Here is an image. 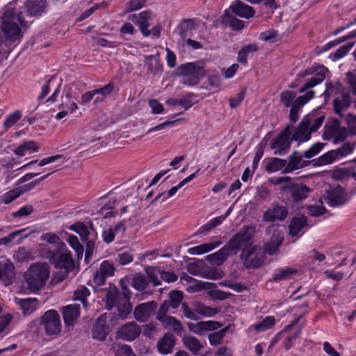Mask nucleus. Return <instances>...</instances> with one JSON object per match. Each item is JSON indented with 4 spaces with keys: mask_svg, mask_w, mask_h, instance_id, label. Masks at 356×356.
<instances>
[{
    "mask_svg": "<svg viewBox=\"0 0 356 356\" xmlns=\"http://www.w3.org/2000/svg\"><path fill=\"white\" fill-rule=\"evenodd\" d=\"M275 323L274 316H268L266 317L261 323L254 325V329L257 332H262L272 328Z\"/></svg>",
    "mask_w": 356,
    "mask_h": 356,
    "instance_id": "43",
    "label": "nucleus"
},
{
    "mask_svg": "<svg viewBox=\"0 0 356 356\" xmlns=\"http://www.w3.org/2000/svg\"><path fill=\"white\" fill-rule=\"evenodd\" d=\"M339 160L335 149L329 151L318 158V162L321 165H328Z\"/></svg>",
    "mask_w": 356,
    "mask_h": 356,
    "instance_id": "48",
    "label": "nucleus"
},
{
    "mask_svg": "<svg viewBox=\"0 0 356 356\" xmlns=\"http://www.w3.org/2000/svg\"><path fill=\"white\" fill-rule=\"evenodd\" d=\"M349 134V131L345 127H340L338 121H335L332 125L326 129L323 138L325 139L333 138L334 144L343 141Z\"/></svg>",
    "mask_w": 356,
    "mask_h": 356,
    "instance_id": "12",
    "label": "nucleus"
},
{
    "mask_svg": "<svg viewBox=\"0 0 356 356\" xmlns=\"http://www.w3.org/2000/svg\"><path fill=\"white\" fill-rule=\"evenodd\" d=\"M308 213L312 216H318L323 213L325 208L323 205V202L319 201L314 204L309 205L307 207Z\"/></svg>",
    "mask_w": 356,
    "mask_h": 356,
    "instance_id": "62",
    "label": "nucleus"
},
{
    "mask_svg": "<svg viewBox=\"0 0 356 356\" xmlns=\"http://www.w3.org/2000/svg\"><path fill=\"white\" fill-rule=\"evenodd\" d=\"M35 231L31 227H26L17 231H15L8 236L3 237L0 239V245H8L15 241V238L20 236L19 238L16 241V244L21 243L25 238H26L31 234Z\"/></svg>",
    "mask_w": 356,
    "mask_h": 356,
    "instance_id": "18",
    "label": "nucleus"
},
{
    "mask_svg": "<svg viewBox=\"0 0 356 356\" xmlns=\"http://www.w3.org/2000/svg\"><path fill=\"white\" fill-rule=\"evenodd\" d=\"M327 72L328 70L325 66L315 64L305 69L299 74L301 77L313 76L308 79L300 88L299 92L305 94L298 97L292 107H291L289 118L291 122H296L298 121L299 112L302 107L315 96V92L312 88L323 81Z\"/></svg>",
    "mask_w": 356,
    "mask_h": 356,
    "instance_id": "1",
    "label": "nucleus"
},
{
    "mask_svg": "<svg viewBox=\"0 0 356 356\" xmlns=\"http://www.w3.org/2000/svg\"><path fill=\"white\" fill-rule=\"evenodd\" d=\"M354 43L347 44L341 46L333 54H331L330 57L333 61L337 60L343 58L353 47Z\"/></svg>",
    "mask_w": 356,
    "mask_h": 356,
    "instance_id": "50",
    "label": "nucleus"
},
{
    "mask_svg": "<svg viewBox=\"0 0 356 356\" xmlns=\"http://www.w3.org/2000/svg\"><path fill=\"white\" fill-rule=\"evenodd\" d=\"M229 252L225 247L218 252L207 256V259L211 262H214L216 265L222 264L227 258Z\"/></svg>",
    "mask_w": 356,
    "mask_h": 356,
    "instance_id": "40",
    "label": "nucleus"
},
{
    "mask_svg": "<svg viewBox=\"0 0 356 356\" xmlns=\"http://www.w3.org/2000/svg\"><path fill=\"white\" fill-rule=\"evenodd\" d=\"M78 108V105L72 95L70 93H66L62 97V102L58 106V109L60 111L56 114V118L61 120L68 115L74 113Z\"/></svg>",
    "mask_w": 356,
    "mask_h": 356,
    "instance_id": "13",
    "label": "nucleus"
},
{
    "mask_svg": "<svg viewBox=\"0 0 356 356\" xmlns=\"http://www.w3.org/2000/svg\"><path fill=\"white\" fill-rule=\"evenodd\" d=\"M122 297L116 289H111L108 291L106 298L103 300L105 302L106 307L110 310L118 305V300Z\"/></svg>",
    "mask_w": 356,
    "mask_h": 356,
    "instance_id": "34",
    "label": "nucleus"
},
{
    "mask_svg": "<svg viewBox=\"0 0 356 356\" xmlns=\"http://www.w3.org/2000/svg\"><path fill=\"white\" fill-rule=\"evenodd\" d=\"M222 244V241L219 239L213 240L209 243L200 244L188 248V253L191 255H200L207 253Z\"/></svg>",
    "mask_w": 356,
    "mask_h": 356,
    "instance_id": "25",
    "label": "nucleus"
},
{
    "mask_svg": "<svg viewBox=\"0 0 356 356\" xmlns=\"http://www.w3.org/2000/svg\"><path fill=\"white\" fill-rule=\"evenodd\" d=\"M224 220L225 217H222V216L211 219L207 223L201 227V232L202 233L209 232L211 229L220 225L224 221Z\"/></svg>",
    "mask_w": 356,
    "mask_h": 356,
    "instance_id": "54",
    "label": "nucleus"
},
{
    "mask_svg": "<svg viewBox=\"0 0 356 356\" xmlns=\"http://www.w3.org/2000/svg\"><path fill=\"white\" fill-rule=\"evenodd\" d=\"M297 273V270L291 267H282L275 270L273 279L275 281L285 280L290 279L293 275Z\"/></svg>",
    "mask_w": 356,
    "mask_h": 356,
    "instance_id": "33",
    "label": "nucleus"
},
{
    "mask_svg": "<svg viewBox=\"0 0 356 356\" xmlns=\"http://www.w3.org/2000/svg\"><path fill=\"white\" fill-rule=\"evenodd\" d=\"M226 332V330H220L218 332L211 333L209 335V340L211 345L216 346L221 343L225 334Z\"/></svg>",
    "mask_w": 356,
    "mask_h": 356,
    "instance_id": "63",
    "label": "nucleus"
},
{
    "mask_svg": "<svg viewBox=\"0 0 356 356\" xmlns=\"http://www.w3.org/2000/svg\"><path fill=\"white\" fill-rule=\"evenodd\" d=\"M22 118V113L19 111H16L9 114L6 118L3 123V126L6 129H8L13 126L17 122H18Z\"/></svg>",
    "mask_w": 356,
    "mask_h": 356,
    "instance_id": "57",
    "label": "nucleus"
},
{
    "mask_svg": "<svg viewBox=\"0 0 356 356\" xmlns=\"http://www.w3.org/2000/svg\"><path fill=\"white\" fill-rule=\"evenodd\" d=\"M222 22L223 24H229V25L236 30H239L243 28L244 22L233 16H232L227 10L225 11L222 16Z\"/></svg>",
    "mask_w": 356,
    "mask_h": 356,
    "instance_id": "38",
    "label": "nucleus"
},
{
    "mask_svg": "<svg viewBox=\"0 0 356 356\" xmlns=\"http://www.w3.org/2000/svg\"><path fill=\"white\" fill-rule=\"evenodd\" d=\"M307 219L305 216L293 218L289 225V233L291 236L298 235L306 226Z\"/></svg>",
    "mask_w": 356,
    "mask_h": 356,
    "instance_id": "36",
    "label": "nucleus"
},
{
    "mask_svg": "<svg viewBox=\"0 0 356 356\" xmlns=\"http://www.w3.org/2000/svg\"><path fill=\"white\" fill-rule=\"evenodd\" d=\"M62 159H63V156L60 154H57V155L49 156L47 158H44L43 159L40 160V161H38L37 160L31 161L29 163L22 166L20 169H26L29 166L36 164V163H38V166L42 167L47 164H50V163L56 162L59 160H62Z\"/></svg>",
    "mask_w": 356,
    "mask_h": 356,
    "instance_id": "39",
    "label": "nucleus"
},
{
    "mask_svg": "<svg viewBox=\"0 0 356 356\" xmlns=\"http://www.w3.org/2000/svg\"><path fill=\"white\" fill-rule=\"evenodd\" d=\"M159 321L167 329H171L177 333H181L183 327L179 321L173 316H167L164 318L159 316Z\"/></svg>",
    "mask_w": 356,
    "mask_h": 356,
    "instance_id": "32",
    "label": "nucleus"
},
{
    "mask_svg": "<svg viewBox=\"0 0 356 356\" xmlns=\"http://www.w3.org/2000/svg\"><path fill=\"white\" fill-rule=\"evenodd\" d=\"M284 164L285 162L284 160L274 158L268 163L266 168L268 172H275L282 170Z\"/></svg>",
    "mask_w": 356,
    "mask_h": 356,
    "instance_id": "49",
    "label": "nucleus"
},
{
    "mask_svg": "<svg viewBox=\"0 0 356 356\" xmlns=\"http://www.w3.org/2000/svg\"><path fill=\"white\" fill-rule=\"evenodd\" d=\"M15 267L13 264L9 260H3L0 261V281L5 286H8L13 283L15 278Z\"/></svg>",
    "mask_w": 356,
    "mask_h": 356,
    "instance_id": "16",
    "label": "nucleus"
},
{
    "mask_svg": "<svg viewBox=\"0 0 356 356\" xmlns=\"http://www.w3.org/2000/svg\"><path fill=\"white\" fill-rule=\"evenodd\" d=\"M152 13L149 10H144L138 14H131L128 16V19L139 26L140 30L144 36L150 35L149 21L152 19Z\"/></svg>",
    "mask_w": 356,
    "mask_h": 356,
    "instance_id": "11",
    "label": "nucleus"
},
{
    "mask_svg": "<svg viewBox=\"0 0 356 356\" xmlns=\"http://www.w3.org/2000/svg\"><path fill=\"white\" fill-rule=\"evenodd\" d=\"M70 229L79 234L82 239L87 238L88 235V230L87 227L82 222H78L72 225Z\"/></svg>",
    "mask_w": 356,
    "mask_h": 356,
    "instance_id": "55",
    "label": "nucleus"
},
{
    "mask_svg": "<svg viewBox=\"0 0 356 356\" xmlns=\"http://www.w3.org/2000/svg\"><path fill=\"white\" fill-rule=\"evenodd\" d=\"M47 7L45 0H28L24 7L28 16H38L44 13Z\"/></svg>",
    "mask_w": 356,
    "mask_h": 356,
    "instance_id": "21",
    "label": "nucleus"
},
{
    "mask_svg": "<svg viewBox=\"0 0 356 356\" xmlns=\"http://www.w3.org/2000/svg\"><path fill=\"white\" fill-rule=\"evenodd\" d=\"M177 70L178 74L183 76L182 83L188 86L197 84L200 79L205 74V71L202 66L196 63L183 64Z\"/></svg>",
    "mask_w": 356,
    "mask_h": 356,
    "instance_id": "7",
    "label": "nucleus"
},
{
    "mask_svg": "<svg viewBox=\"0 0 356 356\" xmlns=\"http://www.w3.org/2000/svg\"><path fill=\"white\" fill-rule=\"evenodd\" d=\"M325 116L320 113H312L308 115L301 121L295 129L291 140L300 143L308 141L311 138V134L317 131L322 125Z\"/></svg>",
    "mask_w": 356,
    "mask_h": 356,
    "instance_id": "5",
    "label": "nucleus"
},
{
    "mask_svg": "<svg viewBox=\"0 0 356 356\" xmlns=\"http://www.w3.org/2000/svg\"><path fill=\"white\" fill-rule=\"evenodd\" d=\"M38 145L33 140L26 141L17 147L14 153L19 156H24L26 154H31L32 152H37L38 151Z\"/></svg>",
    "mask_w": 356,
    "mask_h": 356,
    "instance_id": "31",
    "label": "nucleus"
},
{
    "mask_svg": "<svg viewBox=\"0 0 356 356\" xmlns=\"http://www.w3.org/2000/svg\"><path fill=\"white\" fill-rule=\"evenodd\" d=\"M90 295L89 290L86 286H81L78 288L74 293V299L75 300H80L86 307V298Z\"/></svg>",
    "mask_w": 356,
    "mask_h": 356,
    "instance_id": "51",
    "label": "nucleus"
},
{
    "mask_svg": "<svg viewBox=\"0 0 356 356\" xmlns=\"http://www.w3.org/2000/svg\"><path fill=\"white\" fill-rule=\"evenodd\" d=\"M62 313L66 325H72L80 314V306L77 304L69 305L63 308Z\"/></svg>",
    "mask_w": 356,
    "mask_h": 356,
    "instance_id": "24",
    "label": "nucleus"
},
{
    "mask_svg": "<svg viewBox=\"0 0 356 356\" xmlns=\"http://www.w3.org/2000/svg\"><path fill=\"white\" fill-rule=\"evenodd\" d=\"M38 250L42 258L49 259L51 262L58 252L52 249L49 245L44 243L38 245Z\"/></svg>",
    "mask_w": 356,
    "mask_h": 356,
    "instance_id": "42",
    "label": "nucleus"
},
{
    "mask_svg": "<svg viewBox=\"0 0 356 356\" xmlns=\"http://www.w3.org/2000/svg\"><path fill=\"white\" fill-rule=\"evenodd\" d=\"M350 199V196L340 186H333L327 191L326 200L331 207L342 206L348 202Z\"/></svg>",
    "mask_w": 356,
    "mask_h": 356,
    "instance_id": "10",
    "label": "nucleus"
},
{
    "mask_svg": "<svg viewBox=\"0 0 356 356\" xmlns=\"http://www.w3.org/2000/svg\"><path fill=\"white\" fill-rule=\"evenodd\" d=\"M118 259L121 265H127L134 259V255L131 250H125L118 253Z\"/></svg>",
    "mask_w": 356,
    "mask_h": 356,
    "instance_id": "64",
    "label": "nucleus"
},
{
    "mask_svg": "<svg viewBox=\"0 0 356 356\" xmlns=\"http://www.w3.org/2000/svg\"><path fill=\"white\" fill-rule=\"evenodd\" d=\"M99 270L106 277H108L114 275L115 268L112 263L105 260L101 263Z\"/></svg>",
    "mask_w": 356,
    "mask_h": 356,
    "instance_id": "58",
    "label": "nucleus"
},
{
    "mask_svg": "<svg viewBox=\"0 0 356 356\" xmlns=\"http://www.w3.org/2000/svg\"><path fill=\"white\" fill-rule=\"evenodd\" d=\"M184 346L193 354H197L203 347L201 341L192 336H185L183 338Z\"/></svg>",
    "mask_w": 356,
    "mask_h": 356,
    "instance_id": "35",
    "label": "nucleus"
},
{
    "mask_svg": "<svg viewBox=\"0 0 356 356\" xmlns=\"http://www.w3.org/2000/svg\"><path fill=\"white\" fill-rule=\"evenodd\" d=\"M286 209L283 206H275L268 209L264 214L265 221H273L276 220H284L287 216Z\"/></svg>",
    "mask_w": 356,
    "mask_h": 356,
    "instance_id": "28",
    "label": "nucleus"
},
{
    "mask_svg": "<svg viewBox=\"0 0 356 356\" xmlns=\"http://www.w3.org/2000/svg\"><path fill=\"white\" fill-rule=\"evenodd\" d=\"M266 232L270 236V238L265 244L264 250L266 252L273 254L277 252L283 241V228L272 225L267 228Z\"/></svg>",
    "mask_w": 356,
    "mask_h": 356,
    "instance_id": "8",
    "label": "nucleus"
},
{
    "mask_svg": "<svg viewBox=\"0 0 356 356\" xmlns=\"http://www.w3.org/2000/svg\"><path fill=\"white\" fill-rule=\"evenodd\" d=\"M187 326L190 331L201 335L207 331L216 330L220 327V323L213 321H201L196 323H188Z\"/></svg>",
    "mask_w": 356,
    "mask_h": 356,
    "instance_id": "17",
    "label": "nucleus"
},
{
    "mask_svg": "<svg viewBox=\"0 0 356 356\" xmlns=\"http://www.w3.org/2000/svg\"><path fill=\"white\" fill-rule=\"evenodd\" d=\"M356 147L354 143H346L341 147L335 149L339 159H341L353 152Z\"/></svg>",
    "mask_w": 356,
    "mask_h": 356,
    "instance_id": "45",
    "label": "nucleus"
},
{
    "mask_svg": "<svg viewBox=\"0 0 356 356\" xmlns=\"http://www.w3.org/2000/svg\"><path fill=\"white\" fill-rule=\"evenodd\" d=\"M52 263L59 270L58 273L54 275L53 279L56 282H60L65 280L68 276L69 273L72 271L75 267L72 254L67 250H64L61 252H57Z\"/></svg>",
    "mask_w": 356,
    "mask_h": 356,
    "instance_id": "6",
    "label": "nucleus"
},
{
    "mask_svg": "<svg viewBox=\"0 0 356 356\" xmlns=\"http://www.w3.org/2000/svg\"><path fill=\"white\" fill-rule=\"evenodd\" d=\"M169 297L170 300L169 302H168V304L172 308L176 309L179 306L180 303L182 301L183 293L179 291H173L170 292Z\"/></svg>",
    "mask_w": 356,
    "mask_h": 356,
    "instance_id": "53",
    "label": "nucleus"
},
{
    "mask_svg": "<svg viewBox=\"0 0 356 356\" xmlns=\"http://www.w3.org/2000/svg\"><path fill=\"white\" fill-rule=\"evenodd\" d=\"M257 50V47L255 44H251L243 47L238 53V61L241 63L246 64L248 54Z\"/></svg>",
    "mask_w": 356,
    "mask_h": 356,
    "instance_id": "44",
    "label": "nucleus"
},
{
    "mask_svg": "<svg viewBox=\"0 0 356 356\" xmlns=\"http://www.w3.org/2000/svg\"><path fill=\"white\" fill-rule=\"evenodd\" d=\"M67 242L70 246L75 250L78 258H81L83 253V247L79 243L78 238L72 234L67 237Z\"/></svg>",
    "mask_w": 356,
    "mask_h": 356,
    "instance_id": "46",
    "label": "nucleus"
},
{
    "mask_svg": "<svg viewBox=\"0 0 356 356\" xmlns=\"http://www.w3.org/2000/svg\"><path fill=\"white\" fill-rule=\"evenodd\" d=\"M115 207V200H110L109 202L105 204L100 209V213L104 218H108L114 216L113 209Z\"/></svg>",
    "mask_w": 356,
    "mask_h": 356,
    "instance_id": "59",
    "label": "nucleus"
},
{
    "mask_svg": "<svg viewBox=\"0 0 356 356\" xmlns=\"http://www.w3.org/2000/svg\"><path fill=\"white\" fill-rule=\"evenodd\" d=\"M296 92L293 90H286L280 93V102L286 107H292L296 99Z\"/></svg>",
    "mask_w": 356,
    "mask_h": 356,
    "instance_id": "41",
    "label": "nucleus"
},
{
    "mask_svg": "<svg viewBox=\"0 0 356 356\" xmlns=\"http://www.w3.org/2000/svg\"><path fill=\"white\" fill-rule=\"evenodd\" d=\"M23 13L10 4L0 15V44L21 40L22 27L26 26Z\"/></svg>",
    "mask_w": 356,
    "mask_h": 356,
    "instance_id": "3",
    "label": "nucleus"
},
{
    "mask_svg": "<svg viewBox=\"0 0 356 356\" xmlns=\"http://www.w3.org/2000/svg\"><path fill=\"white\" fill-rule=\"evenodd\" d=\"M324 143H316L312 145L309 149L304 152L306 159H311L317 155L323 148Z\"/></svg>",
    "mask_w": 356,
    "mask_h": 356,
    "instance_id": "61",
    "label": "nucleus"
},
{
    "mask_svg": "<svg viewBox=\"0 0 356 356\" xmlns=\"http://www.w3.org/2000/svg\"><path fill=\"white\" fill-rule=\"evenodd\" d=\"M229 9L236 15L245 19H250L252 17L255 13L252 7L245 4L240 0L233 1L229 6Z\"/></svg>",
    "mask_w": 356,
    "mask_h": 356,
    "instance_id": "19",
    "label": "nucleus"
},
{
    "mask_svg": "<svg viewBox=\"0 0 356 356\" xmlns=\"http://www.w3.org/2000/svg\"><path fill=\"white\" fill-rule=\"evenodd\" d=\"M290 144V130L288 127L277 138L273 140L271 147L275 149V154H282L289 149Z\"/></svg>",
    "mask_w": 356,
    "mask_h": 356,
    "instance_id": "15",
    "label": "nucleus"
},
{
    "mask_svg": "<svg viewBox=\"0 0 356 356\" xmlns=\"http://www.w3.org/2000/svg\"><path fill=\"white\" fill-rule=\"evenodd\" d=\"M108 333V327L106 326V317L102 315L97 318L92 328V337L95 339L103 341L106 339Z\"/></svg>",
    "mask_w": 356,
    "mask_h": 356,
    "instance_id": "23",
    "label": "nucleus"
},
{
    "mask_svg": "<svg viewBox=\"0 0 356 356\" xmlns=\"http://www.w3.org/2000/svg\"><path fill=\"white\" fill-rule=\"evenodd\" d=\"M15 302L20 306L22 313L25 315L32 314L39 307L36 298H15Z\"/></svg>",
    "mask_w": 356,
    "mask_h": 356,
    "instance_id": "29",
    "label": "nucleus"
},
{
    "mask_svg": "<svg viewBox=\"0 0 356 356\" xmlns=\"http://www.w3.org/2000/svg\"><path fill=\"white\" fill-rule=\"evenodd\" d=\"M193 308L197 315L199 314L204 317H212L219 312L218 308L207 306L200 302H193Z\"/></svg>",
    "mask_w": 356,
    "mask_h": 356,
    "instance_id": "30",
    "label": "nucleus"
},
{
    "mask_svg": "<svg viewBox=\"0 0 356 356\" xmlns=\"http://www.w3.org/2000/svg\"><path fill=\"white\" fill-rule=\"evenodd\" d=\"M118 302L117 307L119 316L122 318H126L132 309V306L130 303V293L127 288H123L122 297L118 300Z\"/></svg>",
    "mask_w": 356,
    "mask_h": 356,
    "instance_id": "22",
    "label": "nucleus"
},
{
    "mask_svg": "<svg viewBox=\"0 0 356 356\" xmlns=\"http://www.w3.org/2000/svg\"><path fill=\"white\" fill-rule=\"evenodd\" d=\"M40 239L41 241L49 243V245H57L59 246L60 244H63L60 238L56 234L52 232L43 234L40 236Z\"/></svg>",
    "mask_w": 356,
    "mask_h": 356,
    "instance_id": "60",
    "label": "nucleus"
},
{
    "mask_svg": "<svg viewBox=\"0 0 356 356\" xmlns=\"http://www.w3.org/2000/svg\"><path fill=\"white\" fill-rule=\"evenodd\" d=\"M175 344V337L172 334H165L157 343L158 351L163 355L171 353Z\"/></svg>",
    "mask_w": 356,
    "mask_h": 356,
    "instance_id": "27",
    "label": "nucleus"
},
{
    "mask_svg": "<svg viewBox=\"0 0 356 356\" xmlns=\"http://www.w3.org/2000/svg\"><path fill=\"white\" fill-rule=\"evenodd\" d=\"M350 102V96L348 94L343 93L341 96L334 99V107L337 113L341 114V112L347 108Z\"/></svg>",
    "mask_w": 356,
    "mask_h": 356,
    "instance_id": "37",
    "label": "nucleus"
},
{
    "mask_svg": "<svg viewBox=\"0 0 356 356\" xmlns=\"http://www.w3.org/2000/svg\"><path fill=\"white\" fill-rule=\"evenodd\" d=\"M140 332V326L132 321L120 327L117 332V337L125 341H131L136 339Z\"/></svg>",
    "mask_w": 356,
    "mask_h": 356,
    "instance_id": "14",
    "label": "nucleus"
},
{
    "mask_svg": "<svg viewBox=\"0 0 356 356\" xmlns=\"http://www.w3.org/2000/svg\"><path fill=\"white\" fill-rule=\"evenodd\" d=\"M289 193L294 202H299L307 197L312 190L306 185H288Z\"/></svg>",
    "mask_w": 356,
    "mask_h": 356,
    "instance_id": "26",
    "label": "nucleus"
},
{
    "mask_svg": "<svg viewBox=\"0 0 356 356\" xmlns=\"http://www.w3.org/2000/svg\"><path fill=\"white\" fill-rule=\"evenodd\" d=\"M13 258L18 262H23L31 259V251L25 247H20L14 253Z\"/></svg>",
    "mask_w": 356,
    "mask_h": 356,
    "instance_id": "47",
    "label": "nucleus"
},
{
    "mask_svg": "<svg viewBox=\"0 0 356 356\" xmlns=\"http://www.w3.org/2000/svg\"><path fill=\"white\" fill-rule=\"evenodd\" d=\"M40 323L48 335H55L60 331L61 323L60 316L54 309L47 311L41 317Z\"/></svg>",
    "mask_w": 356,
    "mask_h": 356,
    "instance_id": "9",
    "label": "nucleus"
},
{
    "mask_svg": "<svg viewBox=\"0 0 356 356\" xmlns=\"http://www.w3.org/2000/svg\"><path fill=\"white\" fill-rule=\"evenodd\" d=\"M20 195L21 191L18 188H16L5 193L1 196L0 200L1 202L7 204L19 197Z\"/></svg>",
    "mask_w": 356,
    "mask_h": 356,
    "instance_id": "52",
    "label": "nucleus"
},
{
    "mask_svg": "<svg viewBox=\"0 0 356 356\" xmlns=\"http://www.w3.org/2000/svg\"><path fill=\"white\" fill-rule=\"evenodd\" d=\"M147 285L146 277L143 275H136L133 278L132 286L138 291H143Z\"/></svg>",
    "mask_w": 356,
    "mask_h": 356,
    "instance_id": "56",
    "label": "nucleus"
},
{
    "mask_svg": "<svg viewBox=\"0 0 356 356\" xmlns=\"http://www.w3.org/2000/svg\"><path fill=\"white\" fill-rule=\"evenodd\" d=\"M155 308L156 303L154 301L140 304L134 310V317L140 322H145L152 315Z\"/></svg>",
    "mask_w": 356,
    "mask_h": 356,
    "instance_id": "20",
    "label": "nucleus"
},
{
    "mask_svg": "<svg viewBox=\"0 0 356 356\" xmlns=\"http://www.w3.org/2000/svg\"><path fill=\"white\" fill-rule=\"evenodd\" d=\"M254 227H243L224 246L229 254H236L241 249V258L248 268H258L262 264V259L259 255L257 248L250 242L254 234Z\"/></svg>",
    "mask_w": 356,
    "mask_h": 356,
    "instance_id": "2",
    "label": "nucleus"
},
{
    "mask_svg": "<svg viewBox=\"0 0 356 356\" xmlns=\"http://www.w3.org/2000/svg\"><path fill=\"white\" fill-rule=\"evenodd\" d=\"M49 276V266L45 262H35L25 272L24 280L29 291L35 293L45 285Z\"/></svg>",
    "mask_w": 356,
    "mask_h": 356,
    "instance_id": "4",
    "label": "nucleus"
}]
</instances>
